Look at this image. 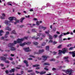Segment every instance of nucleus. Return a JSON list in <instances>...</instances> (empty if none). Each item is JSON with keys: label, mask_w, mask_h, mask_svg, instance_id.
<instances>
[{"label": "nucleus", "mask_w": 75, "mask_h": 75, "mask_svg": "<svg viewBox=\"0 0 75 75\" xmlns=\"http://www.w3.org/2000/svg\"><path fill=\"white\" fill-rule=\"evenodd\" d=\"M63 41H62V40L61 39H59V43H61V42H62Z\"/></svg>", "instance_id": "473e14b6"}, {"label": "nucleus", "mask_w": 75, "mask_h": 75, "mask_svg": "<svg viewBox=\"0 0 75 75\" xmlns=\"http://www.w3.org/2000/svg\"><path fill=\"white\" fill-rule=\"evenodd\" d=\"M5 72L6 74H8L9 73V72L8 70H6L5 71Z\"/></svg>", "instance_id": "a19ab883"}, {"label": "nucleus", "mask_w": 75, "mask_h": 75, "mask_svg": "<svg viewBox=\"0 0 75 75\" xmlns=\"http://www.w3.org/2000/svg\"><path fill=\"white\" fill-rule=\"evenodd\" d=\"M25 18H21V19H20V22L21 23H23V21L24 19H25Z\"/></svg>", "instance_id": "5701e85b"}, {"label": "nucleus", "mask_w": 75, "mask_h": 75, "mask_svg": "<svg viewBox=\"0 0 75 75\" xmlns=\"http://www.w3.org/2000/svg\"><path fill=\"white\" fill-rule=\"evenodd\" d=\"M1 59L2 61H6V59H7L6 57H1Z\"/></svg>", "instance_id": "9d476101"}, {"label": "nucleus", "mask_w": 75, "mask_h": 75, "mask_svg": "<svg viewBox=\"0 0 75 75\" xmlns=\"http://www.w3.org/2000/svg\"><path fill=\"white\" fill-rule=\"evenodd\" d=\"M42 26H41V25H40L39 26V29L40 30H41V29H42Z\"/></svg>", "instance_id": "7c9ffc66"}, {"label": "nucleus", "mask_w": 75, "mask_h": 75, "mask_svg": "<svg viewBox=\"0 0 75 75\" xmlns=\"http://www.w3.org/2000/svg\"><path fill=\"white\" fill-rule=\"evenodd\" d=\"M44 65H50V64L48 63H45Z\"/></svg>", "instance_id": "bb28decb"}, {"label": "nucleus", "mask_w": 75, "mask_h": 75, "mask_svg": "<svg viewBox=\"0 0 75 75\" xmlns=\"http://www.w3.org/2000/svg\"><path fill=\"white\" fill-rule=\"evenodd\" d=\"M56 69H56L55 68H53L52 69V70H53V71H54V70H56Z\"/></svg>", "instance_id": "338daca9"}, {"label": "nucleus", "mask_w": 75, "mask_h": 75, "mask_svg": "<svg viewBox=\"0 0 75 75\" xmlns=\"http://www.w3.org/2000/svg\"><path fill=\"white\" fill-rule=\"evenodd\" d=\"M28 38V37H24V38H22V39H23V41H24V39H25L26 40H27Z\"/></svg>", "instance_id": "79ce46f5"}, {"label": "nucleus", "mask_w": 75, "mask_h": 75, "mask_svg": "<svg viewBox=\"0 0 75 75\" xmlns=\"http://www.w3.org/2000/svg\"><path fill=\"white\" fill-rule=\"evenodd\" d=\"M15 71V69L13 68L11 69V70L9 71V72L10 73H12V72H14Z\"/></svg>", "instance_id": "f8f14e48"}, {"label": "nucleus", "mask_w": 75, "mask_h": 75, "mask_svg": "<svg viewBox=\"0 0 75 75\" xmlns=\"http://www.w3.org/2000/svg\"><path fill=\"white\" fill-rule=\"evenodd\" d=\"M46 73V72L44 71H41V72H40V75H42V74H44Z\"/></svg>", "instance_id": "412c9836"}, {"label": "nucleus", "mask_w": 75, "mask_h": 75, "mask_svg": "<svg viewBox=\"0 0 75 75\" xmlns=\"http://www.w3.org/2000/svg\"><path fill=\"white\" fill-rule=\"evenodd\" d=\"M8 19L10 21H13V20H16V18L13 17L9 18Z\"/></svg>", "instance_id": "6e6552de"}, {"label": "nucleus", "mask_w": 75, "mask_h": 75, "mask_svg": "<svg viewBox=\"0 0 75 75\" xmlns=\"http://www.w3.org/2000/svg\"><path fill=\"white\" fill-rule=\"evenodd\" d=\"M53 42V41H52V40H50L49 41V43H50V42Z\"/></svg>", "instance_id": "0e129e2a"}, {"label": "nucleus", "mask_w": 75, "mask_h": 75, "mask_svg": "<svg viewBox=\"0 0 75 75\" xmlns=\"http://www.w3.org/2000/svg\"><path fill=\"white\" fill-rule=\"evenodd\" d=\"M68 57H64V59H66V60H65V61L67 62H68L69 61H68Z\"/></svg>", "instance_id": "9b49d317"}, {"label": "nucleus", "mask_w": 75, "mask_h": 75, "mask_svg": "<svg viewBox=\"0 0 75 75\" xmlns=\"http://www.w3.org/2000/svg\"><path fill=\"white\" fill-rule=\"evenodd\" d=\"M62 46V45H60L57 47V48H61Z\"/></svg>", "instance_id": "72a5a7b5"}, {"label": "nucleus", "mask_w": 75, "mask_h": 75, "mask_svg": "<svg viewBox=\"0 0 75 75\" xmlns=\"http://www.w3.org/2000/svg\"><path fill=\"white\" fill-rule=\"evenodd\" d=\"M50 61H55V60L54 59H52L50 60Z\"/></svg>", "instance_id": "58836bf2"}, {"label": "nucleus", "mask_w": 75, "mask_h": 75, "mask_svg": "<svg viewBox=\"0 0 75 75\" xmlns=\"http://www.w3.org/2000/svg\"><path fill=\"white\" fill-rule=\"evenodd\" d=\"M23 62L26 64V67H28V62L27 61L25 60L23 61Z\"/></svg>", "instance_id": "1a4fd4ad"}, {"label": "nucleus", "mask_w": 75, "mask_h": 75, "mask_svg": "<svg viewBox=\"0 0 75 75\" xmlns=\"http://www.w3.org/2000/svg\"><path fill=\"white\" fill-rule=\"evenodd\" d=\"M11 21H8L7 20H5V23L6 24H7V25H8V23H10Z\"/></svg>", "instance_id": "ddd939ff"}, {"label": "nucleus", "mask_w": 75, "mask_h": 75, "mask_svg": "<svg viewBox=\"0 0 75 75\" xmlns=\"http://www.w3.org/2000/svg\"><path fill=\"white\" fill-rule=\"evenodd\" d=\"M42 58H43V59L44 61H42V62L43 63L46 60H47V58H48V56L46 57V56H43L42 57Z\"/></svg>", "instance_id": "20e7f679"}, {"label": "nucleus", "mask_w": 75, "mask_h": 75, "mask_svg": "<svg viewBox=\"0 0 75 75\" xmlns=\"http://www.w3.org/2000/svg\"><path fill=\"white\" fill-rule=\"evenodd\" d=\"M50 30H48L47 31H45V34H48V35L50 34H49V33H50Z\"/></svg>", "instance_id": "dca6fc26"}, {"label": "nucleus", "mask_w": 75, "mask_h": 75, "mask_svg": "<svg viewBox=\"0 0 75 75\" xmlns=\"http://www.w3.org/2000/svg\"><path fill=\"white\" fill-rule=\"evenodd\" d=\"M69 53L71 54L72 57H75V51L69 52Z\"/></svg>", "instance_id": "0eeeda50"}, {"label": "nucleus", "mask_w": 75, "mask_h": 75, "mask_svg": "<svg viewBox=\"0 0 75 75\" xmlns=\"http://www.w3.org/2000/svg\"><path fill=\"white\" fill-rule=\"evenodd\" d=\"M41 35V33H39L37 34V36H39V37H40Z\"/></svg>", "instance_id": "37998d69"}, {"label": "nucleus", "mask_w": 75, "mask_h": 75, "mask_svg": "<svg viewBox=\"0 0 75 75\" xmlns=\"http://www.w3.org/2000/svg\"><path fill=\"white\" fill-rule=\"evenodd\" d=\"M5 29L6 30H8V31H11V29L8 27H6Z\"/></svg>", "instance_id": "4468645a"}, {"label": "nucleus", "mask_w": 75, "mask_h": 75, "mask_svg": "<svg viewBox=\"0 0 75 75\" xmlns=\"http://www.w3.org/2000/svg\"><path fill=\"white\" fill-rule=\"evenodd\" d=\"M29 49H30V48L29 47L23 48V50H25V52H30L31 51V50H28Z\"/></svg>", "instance_id": "39448f33"}, {"label": "nucleus", "mask_w": 75, "mask_h": 75, "mask_svg": "<svg viewBox=\"0 0 75 75\" xmlns=\"http://www.w3.org/2000/svg\"><path fill=\"white\" fill-rule=\"evenodd\" d=\"M4 57H7V54H4Z\"/></svg>", "instance_id": "774afa93"}, {"label": "nucleus", "mask_w": 75, "mask_h": 75, "mask_svg": "<svg viewBox=\"0 0 75 75\" xmlns=\"http://www.w3.org/2000/svg\"><path fill=\"white\" fill-rule=\"evenodd\" d=\"M46 44V43H45L43 42V43H42V44H41V45L42 46H45V45Z\"/></svg>", "instance_id": "f704fd0d"}, {"label": "nucleus", "mask_w": 75, "mask_h": 75, "mask_svg": "<svg viewBox=\"0 0 75 75\" xmlns=\"http://www.w3.org/2000/svg\"><path fill=\"white\" fill-rule=\"evenodd\" d=\"M67 51V48H63L62 50H59L58 55H59V56H61V55H62V53H63V54H65V53H66Z\"/></svg>", "instance_id": "f257e3e1"}, {"label": "nucleus", "mask_w": 75, "mask_h": 75, "mask_svg": "<svg viewBox=\"0 0 75 75\" xmlns=\"http://www.w3.org/2000/svg\"><path fill=\"white\" fill-rule=\"evenodd\" d=\"M35 72L36 74H39L40 73V72H39L37 71H35Z\"/></svg>", "instance_id": "680f3d73"}, {"label": "nucleus", "mask_w": 75, "mask_h": 75, "mask_svg": "<svg viewBox=\"0 0 75 75\" xmlns=\"http://www.w3.org/2000/svg\"><path fill=\"white\" fill-rule=\"evenodd\" d=\"M25 44H26V43H25V42H24L23 43H20V46H21L23 47V46H24V45H25Z\"/></svg>", "instance_id": "2eb2a0df"}, {"label": "nucleus", "mask_w": 75, "mask_h": 75, "mask_svg": "<svg viewBox=\"0 0 75 75\" xmlns=\"http://www.w3.org/2000/svg\"><path fill=\"white\" fill-rule=\"evenodd\" d=\"M40 68L39 67H37L36 68V69H39Z\"/></svg>", "instance_id": "13d9d810"}, {"label": "nucleus", "mask_w": 75, "mask_h": 75, "mask_svg": "<svg viewBox=\"0 0 75 75\" xmlns=\"http://www.w3.org/2000/svg\"><path fill=\"white\" fill-rule=\"evenodd\" d=\"M0 18L1 19H4V16H1Z\"/></svg>", "instance_id": "6e6d98bb"}, {"label": "nucleus", "mask_w": 75, "mask_h": 75, "mask_svg": "<svg viewBox=\"0 0 75 75\" xmlns=\"http://www.w3.org/2000/svg\"><path fill=\"white\" fill-rule=\"evenodd\" d=\"M40 65L36 64L35 65H33V67H39Z\"/></svg>", "instance_id": "6ab92c4d"}, {"label": "nucleus", "mask_w": 75, "mask_h": 75, "mask_svg": "<svg viewBox=\"0 0 75 75\" xmlns=\"http://www.w3.org/2000/svg\"><path fill=\"white\" fill-rule=\"evenodd\" d=\"M32 31L33 33H36V30L35 29H33L32 30Z\"/></svg>", "instance_id": "c756f323"}, {"label": "nucleus", "mask_w": 75, "mask_h": 75, "mask_svg": "<svg viewBox=\"0 0 75 75\" xmlns=\"http://www.w3.org/2000/svg\"><path fill=\"white\" fill-rule=\"evenodd\" d=\"M57 52L54 51L53 52V55H56V54H57Z\"/></svg>", "instance_id": "49530a36"}, {"label": "nucleus", "mask_w": 75, "mask_h": 75, "mask_svg": "<svg viewBox=\"0 0 75 75\" xmlns=\"http://www.w3.org/2000/svg\"><path fill=\"white\" fill-rule=\"evenodd\" d=\"M16 21V22H14V24H16L17 23H19V21L18 20V21L17 20V19H16V20H15Z\"/></svg>", "instance_id": "a878e982"}, {"label": "nucleus", "mask_w": 75, "mask_h": 75, "mask_svg": "<svg viewBox=\"0 0 75 75\" xmlns=\"http://www.w3.org/2000/svg\"><path fill=\"white\" fill-rule=\"evenodd\" d=\"M36 25H40V23H39V21H37L36 22Z\"/></svg>", "instance_id": "4c0bfd02"}, {"label": "nucleus", "mask_w": 75, "mask_h": 75, "mask_svg": "<svg viewBox=\"0 0 75 75\" xmlns=\"http://www.w3.org/2000/svg\"><path fill=\"white\" fill-rule=\"evenodd\" d=\"M50 47H49V46H47L46 47V50L47 51H49V48Z\"/></svg>", "instance_id": "4be33fe9"}, {"label": "nucleus", "mask_w": 75, "mask_h": 75, "mask_svg": "<svg viewBox=\"0 0 75 75\" xmlns=\"http://www.w3.org/2000/svg\"><path fill=\"white\" fill-rule=\"evenodd\" d=\"M10 50H5V51L6 52H10Z\"/></svg>", "instance_id": "bf43d9fd"}, {"label": "nucleus", "mask_w": 75, "mask_h": 75, "mask_svg": "<svg viewBox=\"0 0 75 75\" xmlns=\"http://www.w3.org/2000/svg\"><path fill=\"white\" fill-rule=\"evenodd\" d=\"M42 36L43 37H45V35L43 34L42 35Z\"/></svg>", "instance_id": "69168bd1"}, {"label": "nucleus", "mask_w": 75, "mask_h": 75, "mask_svg": "<svg viewBox=\"0 0 75 75\" xmlns=\"http://www.w3.org/2000/svg\"><path fill=\"white\" fill-rule=\"evenodd\" d=\"M2 16H3V17H6V15H5V14L2 13Z\"/></svg>", "instance_id": "3c124183"}, {"label": "nucleus", "mask_w": 75, "mask_h": 75, "mask_svg": "<svg viewBox=\"0 0 75 75\" xmlns=\"http://www.w3.org/2000/svg\"><path fill=\"white\" fill-rule=\"evenodd\" d=\"M73 49H74L73 47H71L70 48H69V50H73Z\"/></svg>", "instance_id": "e433bc0d"}, {"label": "nucleus", "mask_w": 75, "mask_h": 75, "mask_svg": "<svg viewBox=\"0 0 75 75\" xmlns=\"http://www.w3.org/2000/svg\"><path fill=\"white\" fill-rule=\"evenodd\" d=\"M7 37H8V35H7L5 34V35L4 38H7Z\"/></svg>", "instance_id": "09e8293b"}, {"label": "nucleus", "mask_w": 75, "mask_h": 75, "mask_svg": "<svg viewBox=\"0 0 75 75\" xmlns=\"http://www.w3.org/2000/svg\"><path fill=\"white\" fill-rule=\"evenodd\" d=\"M30 15L25 16V17H26V18H30Z\"/></svg>", "instance_id": "4d7b16f0"}, {"label": "nucleus", "mask_w": 75, "mask_h": 75, "mask_svg": "<svg viewBox=\"0 0 75 75\" xmlns=\"http://www.w3.org/2000/svg\"><path fill=\"white\" fill-rule=\"evenodd\" d=\"M62 37V34H61L59 36V39H61Z\"/></svg>", "instance_id": "8fccbe9b"}, {"label": "nucleus", "mask_w": 75, "mask_h": 75, "mask_svg": "<svg viewBox=\"0 0 75 75\" xmlns=\"http://www.w3.org/2000/svg\"><path fill=\"white\" fill-rule=\"evenodd\" d=\"M37 59H39V60H41V58L38 57H37Z\"/></svg>", "instance_id": "5fc2aeb1"}, {"label": "nucleus", "mask_w": 75, "mask_h": 75, "mask_svg": "<svg viewBox=\"0 0 75 75\" xmlns=\"http://www.w3.org/2000/svg\"><path fill=\"white\" fill-rule=\"evenodd\" d=\"M9 34V32L7 31L6 32V35H8Z\"/></svg>", "instance_id": "864d4df0"}, {"label": "nucleus", "mask_w": 75, "mask_h": 75, "mask_svg": "<svg viewBox=\"0 0 75 75\" xmlns=\"http://www.w3.org/2000/svg\"><path fill=\"white\" fill-rule=\"evenodd\" d=\"M29 25H30V27L32 28L33 27V26H35V24H33V25H32V24H29Z\"/></svg>", "instance_id": "b1692460"}, {"label": "nucleus", "mask_w": 75, "mask_h": 75, "mask_svg": "<svg viewBox=\"0 0 75 75\" xmlns=\"http://www.w3.org/2000/svg\"><path fill=\"white\" fill-rule=\"evenodd\" d=\"M32 38H34L35 40H37L39 39V37H36V38H35V36H34Z\"/></svg>", "instance_id": "aec40b11"}, {"label": "nucleus", "mask_w": 75, "mask_h": 75, "mask_svg": "<svg viewBox=\"0 0 75 75\" xmlns=\"http://www.w3.org/2000/svg\"><path fill=\"white\" fill-rule=\"evenodd\" d=\"M0 66L1 67H4V64H0Z\"/></svg>", "instance_id": "052dcab7"}, {"label": "nucleus", "mask_w": 75, "mask_h": 75, "mask_svg": "<svg viewBox=\"0 0 75 75\" xmlns=\"http://www.w3.org/2000/svg\"><path fill=\"white\" fill-rule=\"evenodd\" d=\"M14 45V43H9L8 44V47L9 48H10V50L11 51H15L16 50V48L15 47H13Z\"/></svg>", "instance_id": "f03ea898"}, {"label": "nucleus", "mask_w": 75, "mask_h": 75, "mask_svg": "<svg viewBox=\"0 0 75 75\" xmlns=\"http://www.w3.org/2000/svg\"><path fill=\"white\" fill-rule=\"evenodd\" d=\"M26 43L25 45H30L31 44V42H28L27 43L26 42H25Z\"/></svg>", "instance_id": "a211bd4d"}, {"label": "nucleus", "mask_w": 75, "mask_h": 75, "mask_svg": "<svg viewBox=\"0 0 75 75\" xmlns=\"http://www.w3.org/2000/svg\"><path fill=\"white\" fill-rule=\"evenodd\" d=\"M44 50L42 49V50H39V52H37V53H36L35 52H34V54H40V53H41L42 52H44Z\"/></svg>", "instance_id": "423d86ee"}, {"label": "nucleus", "mask_w": 75, "mask_h": 75, "mask_svg": "<svg viewBox=\"0 0 75 75\" xmlns=\"http://www.w3.org/2000/svg\"><path fill=\"white\" fill-rule=\"evenodd\" d=\"M71 46L72 45L71 44H69L68 45H67V47H69V46Z\"/></svg>", "instance_id": "603ef678"}, {"label": "nucleus", "mask_w": 75, "mask_h": 75, "mask_svg": "<svg viewBox=\"0 0 75 75\" xmlns=\"http://www.w3.org/2000/svg\"><path fill=\"white\" fill-rule=\"evenodd\" d=\"M29 57H32L33 58H35V56H34L33 55H30Z\"/></svg>", "instance_id": "c03bdc74"}, {"label": "nucleus", "mask_w": 75, "mask_h": 75, "mask_svg": "<svg viewBox=\"0 0 75 75\" xmlns=\"http://www.w3.org/2000/svg\"><path fill=\"white\" fill-rule=\"evenodd\" d=\"M48 36H49V39L50 40H52V36L51 35H50V34L48 35Z\"/></svg>", "instance_id": "f3484780"}, {"label": "nucleus", "mask_w": 75, "mask_h": 75, "mask_svg": "<svg viewBox=\"0 0 75 75\" xmlns=\"http://www.w3.org/2000/svg\"><path fill=\"white\" fill-rule=\"evenodd\" d=\"M34 20H35V21H37V19L36 18H33Z\"/></svg>", "instance_id": "e2e57ef3"}, {"label": "nucleus", "mask_w": 75, "mask_h": 75, "mask_svg": "<svg viewBox=\"0 0 75 75\" xmlns=\"http://www.w3.org/2000/svg\"><path fill=\"white\" fill-rule=\"evenodd\" d=\"M57 43V42L54 41L53 42V45H55V44H56Z\"/></svg>", "instance_id": "de8ad7c7"}, {"label": "nucleus", "mask_w": 75, "mask_h": 75, "mask_svg": "<svg viewBox=\"0 0 75 75\" xmlns=\"http://www.w3.org/2000/svg\"><path fill=\"white\" fill-rule=\"evenodd\" d=\"M42 29H43V30H46L47 29V27H42Z\"/></svg>", "instance_id": "ea45409f"}, {"label": "nucleus", "mask_w": 75, "mask_h": 75, "mask_svg": "<svg viewBox=\"0 0 75 75\" xmlns=\"http://www.w3.org/2000/svg\"><path fill=\"white\" fill-rule=\"evenodd\" d=\"M11 34H16V31L14 30H13L12 32H11Z\"/></svg>", "instance_id": "c85d7f7f"}, {"label": "nucleus", "mask_w": 75, "mask_h": 75, "mask_svg": "<svg viewBox=\"0 0 75 75\" xmlns=\"http://www.w3.org/2000/svg\"><path fill=\"white\" fill-rule=\"evenodd\" d=\"M8 6H12V4H11V2H8Z\"/></svg>", "instance_id": "cd10ccee"}, {"label": "nucleus", "mask_w": 75, "mask_h": 75, "mask_svg": "<svg viewBox=\"0 0 75 75\" xmlns=\"http://www.w3.org/2000/svg\"><path fill=\"white\" fill-rule=\"evenodd\" d=\"M33 44H34V45H37L38 43L37 42H33Z\"/></svg>", "instance_id": "393cba45"}, {"label": "nucleus", "mask_w": 75, "mask_h": 75, "mask_svg": "<svg viewBox=\"0 0 75 75\" xmlns=\"http://www.w3.org/2000/svg\"><path fill=\"white\" fill-rule=\"evenodd\" d=\"M5 63H7V64H9L10 63V62H9V61H5Z\"/></svg>", "instance_id": "a18cd8bd"}, {"label": "nucleus", "mask_w": 75, "mask_h": 75, "mask_svg": "<svg viewBox=\"0 0 75 75\" xmlns=\"http://www.w3.org/2000/svg\"><path fill=\"white\" fill-rule=\"evenodd\" d=\"M33 72V70H28L27 71L28 72Z\"/></svg>", "instance_id": "2f4dec72"}, {"label": "nucleus", "mask_w": 75, "mask_h": 75, "mask_svg": "<svg viewBox=\"0 0 75 75\" xmlns=\"http://www.w3.org/2000/svg\"><path fill=\"white\" fill-rule=\"evenodd\" d=\"M24 39H18L17 40V41H14V44H16L17 43H21L22 41H23Z\"/></svg>", "instance_id": "7ed1b4c3"}, {"label": "nucleus", "mask_w": 75, "mask_h": 75, "mask_svg": "<svg viewBox=\"0 0 75 75\" xmlns=\"http://www.w3.org/2000/svg\"><path fill=\"white\" fill-rule=\"evenodd\" d=\"M57 37H58V35H54V37L55 38H57Z\"/></svg>", "instance_id": "c9c22d12"}]
</instances>
